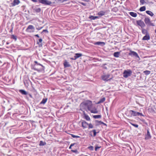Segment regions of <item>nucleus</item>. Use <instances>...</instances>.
<instances>
[{
	"label": "nucleus",
	"instance_id": "nucleus-20",
	"mask_svg": "<svg viewBox=\"0 0 156 156\" xmlns=\"http://www.w3.org/2000/svg\"><path fill=\"white\" fill-rule=\"evenodd\" d=\"M146 13L151 16H152L154 15L153 13L151 11L149 10L147 11H146Z\"/></svg>",
	"mask_w": 156,
	"mask_h": 156
},
{
	"label": "nucleus",
	"instance_id": "nucleus-11",
	"mask_svg": "<svg viewBox=\"0 0 156 156\" xmlns=\"http://www.w3.org/2000/svg\"><path fill=\"white\" fill-rule=\"evenodd\" d=\"M151 137L149 130H148L147 131V135L145 136V140H148L151 139Z\"/></svg>",
	"mask_w": 156,
	"mask_h": 156
},
{
	"label": "nucleus",
	"instance_id": "nucleus-43",
	"mask_svg": "<svg viewBox=\"0 0 156 156\" xmlns=\"http://www.w3.org/2000/svg\"><path fill=\"white\" fill-rule=\"evenodd\" d=\"M100 148H101V147H98V146H96L95 147V150L96 151H97L98 149H99Z\"/></svg>",
	"mask_w": 156,
	"mask_h": 156
},
{
	"label": "nucleus",
	"instance_id": "nucleus-50",
	"mask_svg": "<svg viewBox=\"0 0 156 156\" xmlns=\"http://www.w3.org/2000/svg\"><path fill=\"white\" fill-rule=\"evenodd\" d=\"M31 0L34 2H37V0Z\"/></svg>",
	"mask_w": 156,
	"mask_h": 156
},
{
	"label": "nucleus",
	"instance_id": "nucleus-9",
	"mask_svg": "<svg viewBox=\"0 0 156 156\" xmlns=\"http://www.w3.org/2000/svg\"><path fill=\"white\" fill-rule=\"evenodd\" d=\"M83 129L87 128L88 124L85 121H83L81 123Z\"/></svg>",
	"mask_w": 156,
	"mask_h": 156
},
{
	"label": "nucleus",
	"instance_id": "nucleus-40",
	"mask_svg": "<svg viewBox=\"0 0 156 156\" xmlns=\"http://www.w3.org/2000/svg\"><path fill=\"white\" fill-rule=\"evenodd\" d=\"M137 115H140L141 116H144L142 113L139 112H137Z\"/></svg>",
	"mask_w": 156,
	"mask_h": 156
},
{
	"label": "nucleus",
	"instance_id": "nucleus-6",
	"mask_svg": "<svg viewBox=\"0 0 156 156\" xmlns=\"http://www.w3.org/2000/svg\"><path fill=\"white\" fill-rule=\"evenodd\" d=\"M144 22L147 25L149 26H154L153 24L151 22L150 19L148 18H146L145 19Z\"/></svg>",
	"mask_w": 156,
	"mask_h": 156
},
{
	"label": "nucleus",
	"instance_id": "nucleus-24",
	"mask_svg": "<svg viewBox=\"0 0 156 156\" xmlns=\"http://www.w3.org/2000/svg\"><path fill=\"white\" fill-rule=\"evenodd\" d=\"M105 100V98H103L101 99L100 101L97 102V104H99L104 102Z\"/></svg>",
	"mask_w": 156,
	"mask_h": 156
},
{
	"label": "nucleus",
	"instance_id": "nucleus-41",
	"mask_svg": "<svg viewBox=\"0 0 156 156\" xmlns=\"http://www.w3.org/2000/svg\"><path fill=\"white\" fill-rule=\"evenodd\" d=\"M97 121L98 122L99 124H103L104 125H106V124L105 123H104L103 122L101 121Z\"/></svg>",
	"mask_w": 156,
	"mask_h": 156
},
{
	"label": "nucleus",
	"instance_id": "nucleus-3",
	"mask_svg": "<svg viewBox=\"0 0 156 156\" xmlns=\"http://www.w3.org/2000/svg\"><path fill=\"white\" fill-rule=\"evenodd\" d=\"M110 75L109 74H104L101 76V78L103 81H107L112 79V77L110 78Z\"/></svg>",
	"mask_w": 156,
	"mask_h": 156
},
{
	"label": "nucleus",
	"instance_id": "nucleus-7",
	"mask_svg": "<svg viewBox=\"0 0 156 156\" xmlns=\"http://www.w3.org/2000/svg\"><path fill=\"white\" fill-rule=\"evenodd\" d=\"M129 55L131 56H134L136 57L139 58V56L136 52L131 50L130 51L129 53Z\"/></svg>",
	"mask_w": 156,
	"mask_h": 156
},
{
	"label": "nucleus",
	"instance_id": "nucleus-54",
	"mask_svg": "<svg viewBox=\"0 0 156 156\" xmlns=\"http://www.w3.org/2000/svg\"><path fill=\"white\" fill-rule=\"evenodd\" d=\"M53 4H55V2H53Z\"/></svg>",
	"mask_w": 156,
	"mask_h": 156
},
{
	"label": "nucleus",
	"instance_id": "nucleus-55",
	"mask_svg": "<svg viewBox=\"0 0 156 156\" xmlns=\"http://www.w3.org/2000/svg\"><path fill=\"white\" fill-rule=\"evenodd\" d=\"M9 44V43H7V44Z\"/></svg>",
	"mask_w": 156,
	"mask_h": 156
},
{
	"label": "nucleus",
	"instance_id": "nucleus-38",
	"mask_svg": "<svg viewBox=\"0 0 156 156\" xmlns=\"http://www.w3.org/2000/svg\"><path fill=\"white\" fill-rule=\"evenodd\" d=\"M92 131L94 133V136H95L96 135L97 133L96 132V130L95 129H94L92 130Z\"/></svg>",
	"mask_w": 156,
	"mask_h": 156
},
{
	"label": "nucleus",
	"instance_id": "nucleus-22",
	"mask_svg": "<svg viewBox=\"0 0 156 156\" xmlns=\"http://www.w3.org/2000/svg\"><path fill=\"white\" fill-rule=\"evenodd\" d=\"M47 98H43L41 101L40 102V104H45L47 101Z\"/></svg>",
	"mask_w": 156,
	"mask_h": 156
},
{
	"label": "nucleus",
	"instance_id": "nucleus-48",
	"mask_svg": "<svg viewBox=\"0 0 156 156\" xmlns=\"http://www.w3.org/2000/svg\"><path fill=\"white\" fill-rule=\"evenodd\" d=\"M42 32H47V33H48V31L47 30H43Z\"/></svg>",
	"mask_w": 156,
	"mask_h": 156
},
{
	"label": "nucleus",
	"instance_id": "nucleus-5",
	"mask_svg": "<svg viewBox=\"0 0 156 156\" xmlns=\"http://www.w3.org/2000/svg\"><path fill=\"white\" fill-rule=\"evenodd\" d=\"M132 73V71L130 70H125L123 73V77L125 78L128 77L130 76Z\"/></svg>",
	"mask_w": 156,
	"mask_h": 156
},
{
	"label": "nucleus",
	"instance_id": "nucleus-25",
	"mask_svg": "<svg viewBox=\"0 0 156 156\" xmlns=\"http://www.w3.org/2000/svg\"><path fill=\"white\" fill-rule=\"evenodd\" d=\"M120 53L119 52H115L114 54V56L116 57H118L119 56Z\"/></svg>",
	"mask_w": 156,
	"mask_h": 156
},
{
	"label": "nucleus",
	"instance_id": "nucleus-1",
	"mask_svg": "<svg viewBox=\"0 0 156 156\" xmlns=\"http://www.w3.org/2000/svg\"><path fill=\"white\" fill-rule=\"evenodd\" d=\"M92 102L91 101L87 100L82 102L80 105V108L82 109H88L89 110H90L92 107Z\"/></svg>",
	"mask_w": 156,
	"mask_h": 156
},
{
	"label": "nucleus",
	"instance_id": "nucleus-34",
	"mask_svg": "<svg viewBox=\"0 0 156 156\" xmlns=\"http://www.w3.org/2000/svg\"><path fill=\"white\" fill-rule=\"evenodd\" d=\"M88 126V129H92L93 128V125L91 123L89 124Z\"/></svg>",
	"mask_w": 156,
	"mask_h": 156
},
{
	"label": "nucleus",
	"instance_id": "nucleus-27",
	"mask_svg": "<svg viewBox=\"0 0 156 156\" xmlns=\"http://www.w3.org/2000/svg\"><path fill=\"white\" fill-rule=\"evenodd\" d=\"M34 12L37 13H38L41 12V9L40 8H38L37 9H34Z\"/></svg>",
	"mask_w": 156,
	"mask_h": 156
},
{
	"label": "nucleus",
	"instance_id": "nucleus-36",
	"mask_svg": "<svg viewBox=\"0 0 156 156\" xmlns=\"http://www.w3.org/2000/svg\"><path fill=\"white\" fill-rule=\"evenodd\" d=\"M11 38L15 40V41H16L17 40L16 37L14 35H12L11 36Z\"/></svg>",
	"mask_w": 156,
	"mask_h": 156
},
{
	"label": "nucleus",
	"instance_id": "nucleus-33",
	"mask_svg": "<svg viewBox=\"0 0 156 156\" xmlns=\"http://www.w3.org/2000/svg\"><path fill=\"white\" fill-rule=\"evenodd\" d=\"M46 143L45 142H43L42 141H40L39 145L40 146H44L46 144Z\"/></svg>",
	"mask_w": 156,
	"mask_h": 156
},
{
	"label": "nucleus",
	"instance_id": "nucleus-52",
	"mask_svg": "<svg viewBox=\"0 0 156 156\" xmlns=\"http://www.w3.org/2000/svg\"><path fill=\"white\" fill-rule=\"evenodd\" d=\"M35 36L38 37H39V36L38 35V34H36L35 35Z\"/></svg>",
	"mask_w": 156,
	"mask_h": 156
},
{
	"label": "nucleus",
	"instance_id": "nucleus-46",
	"mask_svg": "<svg viewBox=\"0 0 156 156\" xmlns=\"http://www.w3.org/2000/svg\"><path fill=\"white\" fill-rule=\"evenodd\" d=\"M43 27H40L37 28L36 29L37 30H39L42 29L43 28Z\"/></svg>",
	"mask_w": 156,
	"mask_h": 156
},
{
	"label": "nucleus",
	"instance_id": "nucleus-47",
	"mask_svg": "<svg viewBox=\"0 0 156 156\" xmlns=\"http://www.w3.org/2000/svg\"><path fill=\"white\" fill-rule=\"evenodd\" d=\"M74 144H71L70 145V146H69V149H71V147H72V146H73L74 145Z\"/></svg>",
	"mask_w": 156,
	"mask_h": 156
},
{
	"label": "nucleus",
	"instance_id": "nucleus-15",
	"mask_svg": "<svg viewBox=\"0 0 156 156\" xmlns=\"http://www.w3.org/2000/svg\"><path fill=\"white\" fill-rule=\"evenodd\" d=\"M64 65L65 67H68L71 66L70 65L66 60L65 61L64 63Z\"/></svg>",
	"mask_w": 156,
	"mask_h": 156
},
{
	"label": "nucleus",
	"instance_id": "nucleus-19",
	"mask_svg": "<svg viewBox=\"0 0 156 156\" xmlns=\"http://www.w3.org/2000/svg\"><path fill=\"white\" fill-rule=\"evenodd\" d=\"M20 92L23 95H27V92L24 90H19Z\"/></svg>",
	"mask_w": 156,
	"mask_h": 156
},
{
	"label": "nucleus",
	"instance_id": "nucleus-23",
	"mask_svg": "<svg viewBox=\"0 0 156 156\" xmlns=\"http://www.w3.org/2000/svg\"><path fill=\"white\" fill-rule=\"evenodd\" d=\"M142 32L143 34H145L146 35L149 34L147 30L144 29H142Z\"/></svg>",
	"mask_w": 156,
	"mask_h": 156
},
{
	"label": "nucleus",
	"instance_id": "nucleus-42",
	"mask_svg": "<svg viewBox=\"0 0 156 156\" xmlns=\"http://www.w3.org/2000/svg\"><path fill=\"white\" fill-rule=\"evenodd\" d=\"M88 148L91 151H92L93 150V147L92 146H90V147H88Z\"/></svg>",
	"mask_w": 156,
	"mask_h": 156
},
{
	"label": "nucleus",
	"instance_id": "nucleus-56",
	"mask_svg": "<svg viewBox=\"0 0 156 156\" xmlns=\"http://www.w3.org/2000/svg\"><path fill=\"white\" fill-rule=\"evenodd\" d=\"M39 68V66H38V68Z\"/></svg>",
	"mask_w": 156,
	"mask_h": 156
},
{
	"label": "nucleus",
	"instance_id": "nucleus-29",
	"mask_svg": "<svg viewBox=\"0 0 156 156\" xmlns=\"http://www.w3.org/2000/svg\"><path fill=\"white\" fill-rule=\"evenodd\" d=\"M90 111L92 113H98V111H97L96 109H94L93 110H91L90 109Z\"/></svg>",
	"mask_w": 156,
	"mask_h": 156
},
{
	"label": "nucleus",
	"instance_id": "nucleus-53",
	"mask_svg": "<svg viewBox=\"0 0 156 156\" xmlns=\"http://www.w3.org/2000/svg\"><path fill=\"white\" fill-rule=\"evenodd\" d=\"M12 29H11V30H10V31H11V32H12Z\"/></svg>",
	"mask_w": 156,
	"mask_h": 156
},
{
	"label": "nucleus",
	"instance_id": "nucleus-2",
	"mask_svg": "<svg viewBox=\"0 0 156 156\" xmlns=\"http://www.w3.org/2000/svg\"><path fill=\"white\" fill-rule=\"evenodd\" d=\"M34 69L38 71H40L44 69V67L42 65L38 63L37 61H34Z\"/></svg>",
	"mask_w": 156,
	"mask_h": 156
},
{
	"label": "nucleus",
	"instance_id": "nucleus-17",
	"mask_svg": "<svg viewBox=\"0 0 156 156\" xmlns=\"http://www.w3.org/2000/svg\"><path fill=\"white\" fill-rule=\"evenodd\" d=\"M95 44L98 45H101L102 46H104L105 44V43L103 42H97L95 43Z\"/></svg>",
	"mask_w": 156,
	"mask_h": 156
},
{
	"label": "nucleus",
	"instance_id": "nucleus-44",
	"mask_svg": "<svg viewBox=\"0 0 156 156\" xmlns=\"http://www.w3.org/2000/svg\"><path fill=\"white\" fill-rule=\"evenodd\" d=\"M131 124L133 126H134L136 128H137L138 127V125L137 124Z\"/></svg>",
	"mask_w": 156,
	"mask_h": 156
},
{
	"label": "nucleus",
	"instance_id": "nucleus-35",
	"mask_svg": "<svg viewBox=\"0 0 156 156\" xmlns=\"http://www.w3.org/2000/svg\"><path fill=\"white\" fill-rule=\"evenodd\" d=\"M42 41V40L41 38L39 40V41L37 42V43L40 45H41V42Z\"/></svg>",
	"mask_w": 156,
	"mask_h": 156
},
{
	"label": "nucleus",
	"instance_id": "nucleus-10",
	"mask_svg": "<svg viewBox=\"0 0 156 156\" xmlns=\"http://www.w3.org/2000/svg\"><path fill=\"white\" fill-rule=\"evenodd\" d=\"M137 112H136L133 110H130L129 111V113L130 114V116H137Z\"/></svg>",
	"mask_w": 156,
	"mask_h": 156
},
{
	"label": "nucleus",
	"instance_id": "nucleus-4",
	"mask_svg": "<svg viewBox=\"0 0 156 156\" xmlns=\"http://www.w3.org/2000/svg\"><path fill=\"white\" fill-rule=\"evenodd\" d=\"M40 3L45 5H50L52 3L48 0H38Z\"/></svg>",
	"mask_w": 156,
	"mask_h": 156
},
{
	"label": "nucleus",
	"instance_id": "nucleus-12",
	"mask_svg": "<svg viewBox=\"0 0 156 156\" xmlns=\"http://www.w3.org/2000/svg\"><path fill=\"white\" fill-rule=\"evenodd\" d=\"M34 28L33 25H30L27 27V28L26 30V31L28 32H30V31H29L30 30L34 29Z\"/></svg>",
	"mask_w": 156,
	"mask_h": 156
},
{
	"label": "nucleus",
	"instance_id": "nucleus-14",
	"mask_svg": "<svg viewBox=\"0 0 156 156\" xmlns=\"http://www.w3.org/2000/svg\"><path fill=\"white\" fill-rule=\"evenodd\" d=\"M19 0H14L13 2L12 3V6H14L16 5H18L20 3Z\"/></svg>",
	"mask_w": 156,
	"mask_h": 156
},
{
	"label": "nucleus",
	"instance_id": "nucleus-21",
	"mask_svg": "<svg viewBox=\"0 0 156 156\" xmlns=\"http://www.w3.org/2000/svg\"><path fill=\"white\" fill-rule=\"evenodd\" d=\"M129 14L130 15L133 17H136L137 16V14L136 13L133 12H130L129 13Z\"/></svg>",
	"mask_w": 156,
	"mask_h": 156
},
{
	"label": "nucleus",
	"instance_id": "nucleus-49",
	"mask_svg": "<svg viewBox=\"0 0 156 156\" xmlns=\"http://www.w3.org/2000/svg\"><path fill=\"white\" fill-rule=\"evenodd\" d=\"M72 151H73V152H75V153H76V152H77V150H72Z\"/></svg>",
	"mask_w": 156,
	"mask_h": 156
},
{
	"label": "nucleus",
	"instance_id": "nucleus-30",
	"mask_svg": "<svg viewBox=\"0 0 156 156\" xmlns=\"http://www.w3.org/2000/svg\"><path fill=\"white\" fill-rule=\"evenodd\" d=\"M98 18V17L96 16H91L89 17V18L92 20H94Z\"/></svg>",
	"mask_w": 156,
	"mask_h": 156
},
{
	"label": "nucleus",
	"instance_id": "nucleus-39",
	"mask_svg": "<svg viewBox=\"0 0 156 156\" xmlns=\"http://www.w3.org/2000/svg\"><path fill=\"white\" fill-rule=\"evenodd\" d=\"M71 136H72V137H73V138H79L80 137V136H76V135H74L73 134H71Z\"/></svg>",
	"mask_w": 156,
	"mask_h": 156
},
{
	"label": "nucleus",
	"instance_id": "nucleus-51",
	"mask_svg": "<svg viewBox=\"0 0 156 156\" xmlns=\"http://www.w3.org/2000/svg\"><path fill=\"white\" fill-rule=\"evenodd\" d=\"M71 59L73 60H75L76 59L74 57V58H71Z\"/></svg>",
	"mask_w": 156,
	"mask_h": 156
},
{
	"label": "nucleus",
	"instance_id": "nucleus-26",
	"mask_svg": "<svg viewBox=\"0 0 156 156\" xmlns=\"http://www.w3.org/2000/svg\"><path fill=\"white\" fill-rule=\"evenodd\" d=\"M98 14L100 16H102L104 15L105 14V12L103 11H101L99 12L98 13Z\"/></svg>",
	"mask_w": 156,
	"mask_h": 156
},
{
	"label": "nucleus",
	"instance_id": "nucleus-37",
	"mask_svg": "<svg viewBox=\"0 0 156 156\" xmlns=\"http://www.w3.org/2000/svg\"><path fill=\"white\" fill-rule=\"evenodd\" d=\"M146 0H140V2L142 5L144 4L145 3Z\"/></svg>",
	"mask_w": 156,
	"mask_h": 156
},
{
	"label": "nucleus",
	"instance_id": "nucleus-45",
	"mask_svg": "<svg viewBox=\"0 0 156 156\" xmlns=\"http://www.w3.org/2000/svg\"><path fill=\"white\" fill-rule=\"evenodd\" d=\"M79 3L84 6H85L86 5V4L85 3H83L82 2H79Z\"/></svg>",
	"mask_w": 156,
	"mask_h": 156
},
{
	"label": "nucleus",
	"instance_id": "nucleus-16",
	"mask_svg": "<svg viewBox=\"0 0 156 156\" xmlns=\"http://www.w3.org/2000/svg\"><path fill=\"white\" fill-rule=\"evenodd\" d=\"M83 115H84V118L87 121H90V117L88 116V115L86 114L85 112L83 113Z\"/></svg>",
	"mask_w": 156,
	"mask_h": 156
},
{
	"label": "nucleus",
	"instance_id": "nucleus-32",
	"mask_svg": "<svg viewBox=\"0 0 156 156\" xmlns=\"http://www.w3.org/2000/svg\"><path fill=\"white\" fill-rule=\"evenodd\" d=\"M93 117L94 119L100 118L101 117V115H94L93 116Z\"/></svg>",
	"mask_w": 156,
	"mask_h": 156
},
{
	"label": "nucleus",
	"instance_id": "nucleus-28",
	"mask_svg": "<svg viewBox=\"0 0 156 156\" xmlns=\"http://www.w3.org/2000/svg\"><path fill=\"white\" fill-rule=\"evenodd\" d=\"M146 10V7L145 6H143L141 7L140 9V10L141 11H145Z\"/></svg>",
	"mask_w": 156,
	"mask_h": 156
},
{
	"label": "nucleus",
	"instance_id": "nucleus-8",
	"mask_svg": "<svg viewBox=\"0 0 156 156\" xmlns=\"http://www.w3.org/2000/svg\"><path fill=\"white\" fill-rule=\"evenodd\" d=\"M137 24L140 26L142 28L145 27V25L144 23L141 20L137 21Z\"/></svg>",
	"mask_w": 156,
	"mask_h": 156
},
{
	"label": "nucleus",
	"instance_id": "nucleus-18",
	"mask_svg": "<svg viewBox=\"0 0 156 156\" xmlns=\"http://www.w3.org/2000/svg\"><path fill=\"white\" fill-rule=\"evenodd\" d=\"M82 55V54L81 53H76L75 54L74 58H75L76 59L77 58L81 56Z\"/></svg>",
	"mask_w": 156,
	"mask_h": 156
},
{
	"label": "nucleus",
	"instance_id": "nucleus-31",
	"mask_svg": "<svg viewBox=\"0 0 156 156\" xmlns=\"http://www.w3.org/2000/svg\"><path fill=\"white\" fill-rule=\"evenodd\" d=\"M144 73L146 75H148L151 72L150 71L146 70L144 71Z\"/></svg>",
	"mask_w": 156,
	"mask_h": 156
},
{
	"label": "nucleus",
	"instance_id": "nucleus-13",
	"mask_svg": "<svg viewBox=\"0 0 156 156\" xmlns=\"http://www.w3.org/2000/svg\"><path fill=\"white\" fill-rule=\"evenodd\" d=\"M150 39V37L149 34H146L145 36H144L142 40H148Z\"/></svg>",
	"mask_w": 156,
	"mask_h": 156
}]
</instances>
